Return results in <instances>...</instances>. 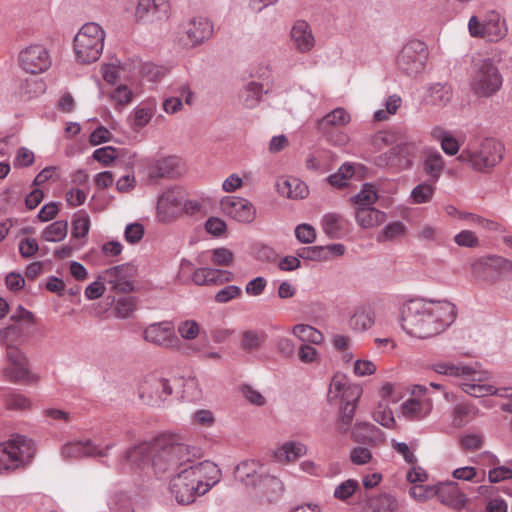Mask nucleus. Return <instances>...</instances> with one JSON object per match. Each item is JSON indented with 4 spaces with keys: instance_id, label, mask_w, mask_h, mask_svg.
Here are the masks:
<instances>
[{
    "instance_id": "f257e3e1",
    "label": "nucleus",
    "mask_w": 512,
    "mask_h": 512,
    "mask_svg": "<svg viewBox=\"0 0 512 512\" xmlns=\"http://www.w3.org/2000/svg\"><path fill=\"white\" fill-rule=\"evenodd\" d=\"M456 316V306L448 300L413 299L403 306L401 326L407 334L426 339L445 331Z\"/></svg>"
},
{
    "instance_id": "f03ea898",
    "label": "nucleus",
    "mask_w": 512,
    "mask_h": 512,
    "mask_svg": "<svg viewBox=\"0 0 512 512\" xmlns=\"http://www.w3.org/2000/svg\"><path fill=\"white\" fill-rule=\"evenodd\" d=\"M201 456L200 448L185 443L179 434L163 433L154 438L152 466L157 475L174 474L197 466Z\"/></svg>"
},
{
    "instance_id": "7ed1b4c3",
    "label": "nucleus",
    "mask_w": 512,
    "mask_h": 512,
    "mask_svg": "<svg viewBox=\"0 0 512 512\" xmlns=\"http://www.w3.org/2000/svg\"><path fill=\"white\" fill-rule=\"evenodd\" d=\"M221 478V470L208 460L174 473L169 482L170 493L180 505L193 503L206 494Z\"/></svg>"
},
{
    "instance_id": "20e7f679",
    "label": "nucleus",
    "mask_w": 512,
    "mask_h": 512,
    "mask_svg": "<svg viewBox=\"0 0 512 512\" xmlns=\"http://www.w3.org/2000/svg\"><path fill=\"white\" fill-rule=\"evenodd\" d=\"M362 394V388L357 384H351L343 374H335L330 382L328 401L337 406L339 410L338 430L347 433L351 429L354 413L358 400Z\"/></svg>"
},
{
    "instance_id": "39448f33",
    "label": "nucleus",
    "mask_w": 512,
    "mask_h": 512,
    "mask_svg": "<svg viewBox=\"0 0 512 512\" xmlns=\"http://www.w3.org/2000/svg\"><path fill=\"white\" fill-rule=\"evenodd\" d=\"M503 147L493 138L469 143L458 156V160L469 165L473 170L486 172L502 159Z\"/></svg>"
},
{
    "instance_id": "423d86ee",
    "label": "nucleus",
    "mask_w": 512,
    "mask_h": 512,
    "mask_svg": "<svg viewBox=\"0 0 512 512\" xmlns=\"http://www.w3.org/2000/svg\"><path fill=\"white\" fill-rule=\"evenodd\" d=\"M502 76L494 61L490 58L473 60L469 85L471 91L480 98L496 94L502 87Z\"/></svg>"
},
{
    "instance_id": "0eeeda50",
    "label": "nucleus",
    "mask_w": 512,
    "mask_h": 512,
    "mask_svg": "<svg viewBox=\"0 0 512 512\" xmlns=\"http://www.w3.org/2000/svg\"><path fill=\"white\" fill-rule=\"evenodd\" d=\"M105 31L95 23L84 24L74 37V52L79 62L90 64L99 59L103 52Z\"/></svg>"
},
{
    "instance_id": "6e6552de",
    "label": "nucleus",
    "mask_w": 512,
    "mask_h": 512,
    "mask_svg": "<svg viewBox=\"0 0 512 512\" xmlns=\"http://www.w3.org/2000/svg\"><path fill=\"white\" fill-rule=\"evenodd\" d=\"M35 444L26 436L15 434L0 443V473L26 466L34 457Z\"/></svg>"
},
{
    "instance_id": "1a4fd4ad",
    "label": "nucleus",
    "mask_w": 512,
    "mask_h": 512,
    "mask_svg": "<svg viewBox=\"0 0 512 512\" xmlns=\"http://www.w3.org/2000/svg\"><path fill=\"white\" fill-rule=\"evenodd\" d=\"M11 324L0 330V344L5 348H20L30 336L35 323L32 312L19 305L10 316Z\"/></svg>"
},
{
    "instance_id": "9d476101",
    "label": "nucleus",
    "mask_w": 512,
    "mask_h": 512,
    "mask_svg": "<svg viewBox=\"0 0 512 512\" xmlns=\"http://www.w3.org/2000/svg\"><path fill=\"white\" fill-rule=\"evenodd\" d=\"M469 33L472 37L485 38L497 42L507 34L505 20L495 10L486 11L482 17L472 16L468 22Z\"/></svg>"
},
{
    "instance_id": "9b49d317",
    "label": "nucleus",
    "mask_w": 512,
    "mask_h": 512,
    "mask_svg": "<svg viewBox=\"0 0 512 512\" xmlns=\"http://www.w3.org/2000/svg\"><path fill=\"white\" fill-rule=\"evenodd\" d=\"M428 58L427 47L424 42L414 40L408 42L397 56L398 69L407 76H416L425 67Z\"/></svg>"
},
{
    "instance_id": "f8f14e48",
    "label": "nucleus",
    "mask_w": 512,
    "mask_h": 512,
    "mask_svg": "<svg viewBox=\"0 0 512 512\" xmlns=\"http://www.w3.org/2000/svg\"><path fill=\"white\" fill-rule=\"evenodd\" d=\"M8 365L3 368L2 375L13 383L30 384L37 381V376L29 369V359L21 348H5Z\"/></svg>"
},
{
    "instance_id": "ddd939ff",
    "label": "nucleus",
    "mask_w": 512,
    "mask_h": 512,
    "mask_svg": "<svg viewBox=\"0 0 512 512\" xmlns=\"http://www.w3.org/2000/svg\"><path fill=\"white\" fill-rule=\"evenodd\" d=\"M418 154V146L414 142H405L392 147L375 158L378 167H392L399 171L411 169Z\"/></svg>"
},
{
    "instance_id": "4468645a",
    "label": "nucleus",
    "mask_w": 512,
    "mask_h": 512,
    "mask_svg": "<svg viewBox=\"0 0 512 512\" xmlns=\"http://www.w3.org/2000/svg\"><path fill=\"white\" fill-rule=\"evenodd\" d=\"M213 34V25L205 17H192L181 24L178 42L183 47H196L208 40Z\"/></svg>"
},
{
    "instance_id": "2eb2a0df",
    "label": "nucleus",
    "mask_w": 512,
    "mask_h": 512,
    "mask_svg": "<svg viewBox=\"0 0 512 512\" xmlns=\"http://www.w3.org/2000/svg\"><path fill=\"white\" fill-rule=\"evenodd\" d=\"M173 392L170 381L155 374L148 375L139 386V398L151 406H160Z\"/></svg>"
},
{
    "instance_id": "dca6fc26",
    "label": "nucleus",
    "mask_w": 512,
    "mask_h": 512,
    "mask_svg": "<svg viewBox=\"0 0 512 512\" xmlns=\"http://www.w3.org/2000/svg\"><path fill=\"white\" fill-rule=\"evenodd\" d=\"M143 339L157 347L178 349L180 339L176 335L175 326L171 321H160L149 324L142 332Z\"/></svg>"
},
{
    "instance_id": "f3484780",
    "label": "nucleus",
    "mask_w": 512,
    "mask_h": 512,
    "mask_svg": "<svg viewBox=\"0 0 512 512\" xmlns=\"http://www.w3.org/2000/svg\"><path fill=\"white\" fill-rule=\"evenodd\" d=\"M18 61L24 71L39 74L51 66L48 51L42 45H30L23 48L18 55Z\"/></svg>"
},
{
    "instance_id": "a211bd4d",
    "label": "nucleus",
    "mask_w": 512,
    "mask_h": 512,
    "mask_svg": "<svg viewBox=\"0 0 512 512\" xmlns=\"http://www.w3.org/2000/svg\"><path fill=\"white\" fill-rule=\"evenodd\" d=\"M134 267L130 264L117 265L106 269L98 279L110 285L117 293H129L134 290Z\"/></svg>"
},
{
    "instance_id": "6ab92c4d",
    "label": "nucleus",
    "mask_w": 512,
    "mask_h": 512,
    "mask_svg": "<svg viewBox=\"0 0 512 512\" xmlns=\"http://www.w3.org/2000/svg\"><path fill=\"white\" fill-rule=\"evenodd\" d=\"M183 192L180 188H169L157 202V216L162 222H170L182 213Z\"/></svg>"
},
{
    "instance_id": "aec40b11",
    "label": "nucleus",
    "mask_w": 512,
    "mask_h": 512,
    "mask_svg": "<svg viewBox=\"0 0 512 512\" xmlns=\"http://www.w3.org/2000/svg\"><path fill=\"white\" fill-rule=\"evenodd\" d=\"M355 505L361 512H395L398 509L397 499L389 493L372 495L368 491H360Z\"/></svg>"
},
{
    "instance_id": "412c9836",
    "label": "nucleus",
    "mask_w": 512,
    "mask_h": 512,
    "mask_svg": "<svg viewBox=\"0 0 512 512\" xmlns=\"http://www.w3.org/2000/svg\"><path fill=\"white\" fill-rule=\"evenodd\" d=\"M222 212L241 223H251L256 216L254 205L245 198L225 196L220 201Z\"/></svg>"
},
{
    "instance_id": "4be33fe9",
    "label": "nucleus",
    "mask_w": 512,
    "mask_h": 512,
    "mask_svg": "<svg viewBox=\"0 0 512 512\" xmlns=\"http://www.w3.org/2000/svg\"><path fill=\"white\" fill-rule=\"evenodd\" d=\"M427 387L424 385H415L412 390L413 397L406 400L402 406L401 411L404 417L408 420H421L425 418L432 411L433 404L429 398H416L425 394Z\"/></svg>"
},
{
    "instance_id": "5701e85b",
    "label": "nucleus",
    "mask_w": 512,
    "mask_h": 512,
    "mask_svg": "<svg viewBox=\"0 0 512 512\" xmlns=\"http://www.w3.org/2000/svg\"><path fill=\"white\" fill-rule=\"evenodd\" d=\"M115 446L114 443H109L104 447L94 444L91 440L86 441H72L66 443L61 450L63 457L68 459H76L84 456L87 457H105L108 451Z\"/></svg>"
},
{
    "instance_id": "b1692460",
    "label": "nucleus",
    "mask_w": 512,
    "mask_h": 512,
    "mask_svg": "<svg viewBox=\"0 0 512 512\" xmlns=\"http://www.w3.org/2000/svg\"><path fill=\"white\" fill-rule=\"evenodd\" d=\"M168 0H139L136 8V17L142 22L161 21L168 17Z\"/></svg>"
},
{
    "instance_id": "393cba45",
    "label": "nucleus",
    "mask_w": 512,
    "mask_h": 512,
    "mask_svg": "<svg viewBox=\"0 0 512 512\" xmlns=\"http://www.w3.org/2000/svg\"><path fill=\"white\" fill-rule=\"evenodd\" d=\"M184 172L182 161L175 157L169 156L154 161L148 167V176L150 179L158 178H177Z\"/></svg>"
},
{
    "instance_id": "a878e982",
    "label": "nucleus",
    "mask_w": 512,
    "mask_h": 512,
    "mask_svg": "<svg viewBox=\"0 0 512 512\" xmlns=\"http://www.w3.org/2000/svg\"><path fill=\"white\" fill-rule=\"evenodd\" d=\"M421 163L428 181L436 183L444 170V159L441 153L434 148L426 147L422 151Z\"/></svg>"
},
{
    "instance_id": "bb28decb",
    "label": "nucleus",
    "mask_w": 512,
    "mask_h": 512,
    "mask_svg": "<svg viewBox=\"0 0 512 512\" xmlns=\"http://www.w3.org/2000/svg\"><path fill=\"white\" fill-rule=\"evenodd\" d=\"M291 39L296 50L300 53H307L315 45V38L308 22L297 20L291 29Z\"/></svg>"
},
{
    "instance_id": "cd10ccee",
    "label": "nucleus",
    "mask_w": 512,
    "mask_h": 512,
    "mask_svg": "<svg viewBox=\"0 0 512 512\" xmlns=\"http://www.w3.org/2000/svg\"><path fill=\"white\" fill-rule=\"evenodd\" d=\"M154 439L151 442H142L129 448L123 455L122 461L131 467H142L153 460Z\"/></svg>"
},
{
    "instance_id": "c85d7f7f",
    "label": "nucleus",
    "mask_w": 512,
    "mask_h": 512,
    "mask_svg": "<svg viewBox=\"0 0 512 512\" xmlns=\"http://www.w3.org/2000/svg\"><path fill=\"white\" fill-rule=\"evenodd\" d=\"M234 474L235 478L246 486L256 488L265 475V472L261 464L251 460L241 462L237 465Z\"/></svg>"
},
{
    "instance_id": "c756f323",
    "label": "nucleus",
    "mask_w": 512,
    "mask_h": 512,
    "mask_svg": "<svg viewBox=\"0 0 512 512\" xmlns=\"http://www.w3.org/2000/svg\"><path fill=\"white\" fill-rule=\"evenodd\" d=\"M438 497L441 502L453 509L460 510L466 504V496L461 492L456 482L441 484L438 489Z\"/></svg>"
},
{
    "instance_id": "7c9ffc66",
    "label": "nucleus",
    "mask_w": 512,
    "mask_h": 512,
    "mask_svg": "<svg viewBox=\"0 0 512 512\" xmlns=\"http://www.w3.org/2000/svg\"><path fill=\"white\" fill-rule=\"evenodd\" d=\"M230 276L231 273L225 270L202 267L193 272L192 281L198 286L214 285L230 281Z\"/></svg>"
},
{
    "instance_id": "2f4dec72",
    "label": "nucleus",
    "mask_w": 512,
    "mask_h": 512,
    "mask_svg": "<svg viewBox=\"0 0 512 512\" xmlns=\"http://www.w3.org/2000/svg\"><path fill=\"white\" fill-rule=\"evenodd\" d=\"M453 98V90L448 83H434L427 88L425 101L436 107L447 106Z\"/></svg>"
},
{
    "instance_id": "473e14b6",
    "label": "nucleus",
    "mask_w": 512,
    "mask_h": 512,
    "mask_svg": "<svg viewBox=\"0 0 512 512\" xmlns=\"http://www.w3.org/2000/svg\"><path fill=\"white\" fill-rule=\"evenodd\" d=\"M349 113L341 107L335 108L318 121V130L328 136L332 128H340L350 122Z\"/></svg>"
},
{
    "instance_id": "72a5a7b5",
    "label": "nucleus",
    "mask_w": 512,
    "mask_h": 512,
    "mask_svg": "<svg viewBox=\"0 0 512 512\" xmlns=\"http://www.w3.org/2000/svg\"><path fill=\"white\" fill-rule=\"evenodd\" d=\"M323 232L330 239H339L347 232V220L340 214L328 213L322 219Z\"/></svg>"
},
{
    "instance_id": "f704fd0d",
    "label": "nucleus",
    "mask_w": 512,
    "mask_h": 512,
    "mask_svg": "<svg viewBox=\"0 0 512 512\" xmlns=\"http://www.w3.org/2000/svg\"><path fill=\"white\" fill-rule=\"evenodd\" d=\"M256 489L259 490L261 496L268 502H273L280 498L284 486L277 477L265 473Z\"/></svg>"
},
{
    "instance_id": "c9c22d12",
    "label": "nucleus",
    "mask_w": 512,
    "mask_h": 512,
    "mask_svg": "<svg viewBox=\"0 0 512 512\" xmlns=\"http://www.w3.org/2000/svg\"><path fill=\"white\" fill-rule=\"evenodd\" d=\"M381 435V430L375 425L367 422H359L351 429V436L355 442L362 444H372L377 442Z\"/></svg>"
},
{
    "instance_id": "e433bc0d",
    "label": "nucleus",
    "mask_w": 512,
    "mask_h": 512,
    "mask_svg": "<svg viewBox=\"0 0 512 512\" xmlns=\"http://www.w3.org/2000/svg\"><path fill=\"white\" fill-rule=\"evenodd\" d=\"M276 186L278 193L287 198H304L308 194L307 186L298 178L281 179Z\"/></svg>"
},
{
    "instance_id": "4c0bfd02",
    "label": "nucleus",
    "mask_w": 512,
    "mask_h": 512,
    "mask_svg": "<svg viewBox=\"0 0 512 512\" xmlns=\"http://www.w3.org/2000/svg\"><path fill=\"white\" fill-rule=\"evenodd\" d=\"M432 370L440 375L450 376V377H463L470 376L474 374L473 367L459 363L439 361L432 364Z\"/></svg>"
},
{
    "instance_id": "58836bf2",
    "label": "nucleus",
    "mask_w": 512,
    "mask_h": 512,
    "mask_svg": "<svg viewBox=\"0 0 512 512\" xmlns=\"http://www.w3.org/2000/svg\"><path fill=\"white\" fill-rule=\"evenodd\" d=\"M472 379L470 382H463L461 384V389L468 395L472 397H484L487 395H492V393H496V387L490 384H481L480 382L484 380V377L481 375L474 374L471 375Z\"/></svg>"
},
{
    "instance_id": "ea45409f",
    "label": "nucleus",
    "mask_w": 512,
    "mask_h": 512,
    "mask_svg": "<svg viewBox=\"0 0 512 512\" xmlns=\"http://www.w3.org/2000/svg\"><path fill=\"white\" fill-rule=\"evenodd\" d=\"M478 408L471 403H458L453 407L452 411V425L455 428H460L469 423L477 414Z\"/></svg>"
},
{
    "instance_id": "a19ab883",
    "label": "nucleus",
    "mask_w": 512,
    "mask_h": 512,
    "mask_svg": "<svg viewBox=\"0 0 512 512\" xmlns=\"http://www.w3.org/2000/svg\"><path fill=\"white\" fill-rule=\"evenodd\" d=\"M357 223L362 228H372L384 221L385 214L373 207H357L355 212Z\"/></svg>"
},
{
    "instance_id": "79ce46f5",
    "label": "nucleus",
    "mask_w": 512,
    "mask_h": 512,
    "mask_svg": "<svg viewBox=\"0 0 512 512\" xmlns=\"http://www.w3.org/2000/svg\"><path fill=\"white\" fill-rule=\"evenodd\" d=\"M363 491L360 488V484L356 479H347L338 484L335 489L333 496L346 504H351V499L356 495V502L358 501V494Z\"/></svg>"
},
{
    "instance_id": "37998d69",
    "label": "nucleus",
    "mask_w": 512,
    "mask_h": 512,
    "mask_svg": "<svg viewBox=\"0 0 512 512\" xmlns=\"http://www.w3.org/2000/svg\"><path fill=\"white\" fill-rule=\"evenodd\" d=\"M130 72L133 75L140 74L143 79L152 83L159 81L164 75L161 67L153 63H141L140 61L133 62V68L130 69Z\"/></svg>"
},
{
    "instance_id": "c03bdc74",
    "label": "nucleus",
    "mask_w": 512,
    "mask_h": 512,
    "mask_svg": "<svg viewBox=\"0 0 512 512\" xmlns=\"http://www.w3.org/2000/svg\"><path fill=\"white\" fill-rule=\"evenodd\" d=\"M292 334L304 344H320L323 335L320 331L307 324H297L292 328Z\"/></svg>"
},
{
    "instance_id": "a18cd8bd",
    "label": "nucleus",
    "mask_w": 512,
    "mask_h": 512,
    "mask_svg": "<svg viewBox=\"0 0 512 512\" xmlns=\"http://www.w3.org/2000/svg\"><path fill=\"white\" fill-rule=\"evenodd\" d=\"M68 232V222L58 220L43 229L41 237L47 242H60L65 239Z\"/></svg>"
},
{
    "instance_id": "49530a36",
    "label": "nucleus",
    "mask_w": 512,
    "mask_h": 512,
    "mask_svg": "<svg viewBox=\"0 0 512 512\" xmlns=\"http://www.w3.org/2000/svg\"><path fill=\"white\" fill-rule=\"evenodd\" d=\"M263 92L264 88L262 84L254 81L247 83L241 91L243 104L247 108L255 107L260 101Z\"/></svg>"
},
{
    "instance_id": "de8ad7c7",
    "label": "nucleus",
    "mask_w": 512,
    "mask_h": 512,
    "mask_svg": "<svg viewBox=\"0 0 512 512\" xmlns=\"http://www.w3.org/2000/svg\"><path fill=\"white\" fill-rule=\"evenodd\" d=\"M307 452V447L295 441L286 442L282 445L279 451L276 453V456L279 459L284 458L287 461H295L299 457L305 455Z\"/></svg>"
},
{
    "instance_id": "09e8293b",
    "label": "nucleus",
    "mask_w": 512,
    "mask_h": 512,
    "mask_svg": "<svg viewBox=\"0 0 512 512\" xmlns=\"http://www.w3.org/2000/svg\"><path fill=\"white\" fill-rule=\"evenodd\" d=\"M434 183L431 182H422L416 185L410 194L411 200L415 204H424L431 201L434 193L435 187Z\"/></svg>"
},
{
    "instance_id": "8fccbe9b",
    "label": "nucleus",
    "mask_w": 512,
    "mask_h": 512,
    "mask_svg": "<svg viewBox=\"0 0 512 512\" xmlns=\"http://www.w3.org/2000/svg\"><path fill=\"white\" fill-rule=\"evenodd\" d=\"M137 308V299L133 296L120 297L115 304V314L120 319L129 318Z\"/></svg>"
},
{
    "instance_id": "3c124183",
    "label": "nucleus",
    "mask_w": 512,
    "mask_h": 512,
    "mask_svg": "<svg viewBox=\"0 0 512 512\" xmlns=\"http://www.w3.org/2000/svg\"><path fill=\"white\" fill-rule=\"evenodd\" d=\"M90 219L86 211L80 210L72 220V236L75 238L85 237L89 232Z\"/></svg>"
},
{
    "instance_id": "603ef678",
    "label": "nucleus",
    "mask_w": 512,
    "mask_h": 512,
    "mask_svg": "<svg viewBox=\"0 0 512 512\" xmlns=\"http://www.w3.org/2000/svg\"><path fill=\"white\" fill-rule=\"evenodd\" d=\"M265 339L266 334L264 332L248 330L243 332L241 347L246 351L257 350Z\"/></svg>"
},
{
    "instance_id": "864d4df0",
    "label": "nucleus",
    "mask_w": 512,
    "mask_h": 512,
    "mask_svg": "<svg viewBox=\"0 0 512 512\" xmlns=\"http://www.w3.org/2000/svg\"><path fill=\"white\" fill-rule=\"evenodd\" d=\"M374 324V317L368 311H358L352 315L349 320V325L353 330L365 331L372 327Z\"/></svg>"
},
{
    "instance_id": "5fc2aeb1",
    "label": "nucleus",
    "mask_w": 512,
    "mask_h": 512,
    "mask_svg": "<svg viewBox=\"0 0 512 512\" xmlns=\"http://www.w3.org/2000/svg\"><path fill=\"white\" fill-rule=\"evenodd\" d=\"M353 200L358 207H372L377 200V193L372 185L365 184Z\"/></svg>"
},
{
    "instance_id": "6e6d98bb",
    "label": "nucleus",
    "mask_w": 512,
    "mask_h": 512,
    "mask_svg": "<svg viewBox=\"0 0 512 512\" xmlns=\"http://www.w3.org/2000/svg\"><path fill=\"white\" fill-rule=\"evenodd\" d=\"M406 226L401 221H395L387 224L378 235V241H390L404 235Z\"/></svg>"
},
{
    "instance_id": "4d7b16f0",
    "label": "nucleus",
    "mask_w": 512,
    "mask_h": 512,
    "mask_svg": "<svg viewBox=\"0 0 512 512\" xmlns=\"http://www.w3.org/2000/svg\"><path fill=\"white\" fill-rule=\"evenodd\" d=\"M176 329L179 335L185 340H194L201 333L199 324L192 319L179 322Z\"/></svg>"
},
{
    "instance_id": "13d9d810",
    "label": "nucleus",
    "mask_w": 512,
    "mask_h": 512,
    "mask_svg": "<svg viewBox=\"0 0 512 512\" xmlns=\"http://www.w3.org/2000/svg\"><path fill=\"white\" fill-rule=\"evenodd\" d=\"M459 219L468 220L488 231H498L500 228V225L497 222L470 212L459 214Z\"/></svg>"
},
{
    "instance_id": "bf43d9fd",
    "label": "nucleus",
    "mask_w": 512,
    "mask_h": 512,
    "mask_svg": "<svg viewBox=\"0 0 512 512\" xmlns=\"http://www.w3.org/2000/svg\"><path fill=\"white\" fill-rule=\"evenodd\" d=\"M323 246H310L299 248L296 252L297 256L304 260L310 261H327L324 255Z\"/></svg>"
},
{
    "instance_id": "052dcab7",
    "label": "nucleus",
    "mask_w": 512,
    "mask_h": 512,
    "mask_svg": "<svg viewBox=\"0 0 512 512\" xmlns=\"http://www.w3.org/2000/svg\"><path fill=\"white\" fill-rule=\"evenodd\" d=\"M144 233L145 229L141 223H130L125 227L124 238L129 244H137L142 240Z\"/></svg>"
},
{
    "instance_id": "680f3d73",
    "label": "nucleus",
    "mask_w": 512,
    "mask_h": 512,
    "mask_svg": "<svg viewBox=\"0 0 512 512\" xmlns=\"http://www.w3.org/2000/svg\"><path fill=\"white\" fill-rule=\"evenodd\" d=\"M454 242L459 247L475 248L479 246V238L471 230H462L454 236Z\"/></svg>"
},
{
    "instance_id": "e2e57ef3",
    "label": "nucleus",
    "mask_w": 512,
    "mask_h": 512,
    "mask_svg": "<svg viewBox=\"0 0 512 512\" xmlns=\"http://www.w3.org/2000/svg\"><path fill=\"white\" fill-rule=\"evenodd\" d=\"M295 236L299 242L311 244L316 239V231L312 225L303 223L295 228Z\"/></svg>"
},
{
    "instance_id": "0e129e2a",
    "label": "nucleus",
    "mask_w": 512,
    "mask_h": 512,
    "mask_svg": "<svg viewBox=\"0 0 512 512\" xmlns=\"http://www.w3.org/2000/svg\"><path fill=\"white\" fill-rule=\"evenodd\" d=\"M117 150L112 146L98 148L93 152L94 160L108 166L117 158Z\"/></svg>"
},
{
    "instance_id": "69168bd1",
    "label": "nucleus",
    "mask_w": 512,
    "mask_h": 512,
    "mask_svg": "<svg viewBox=\"0 0 512 512\" xmlns=\"http://www.w3.org/2000/svg\"><path fill=\"white\" fill-rule=\"evenodd\" d=\"M211 260L215 265L229 266L233 260V253L227 248H217L210 251Z\"/></svg>"
},
{
    "instance_id": "338daca9",
    "label": "nucleus",
    "mask_w": 512,
    "mask_h": 512,
    "mask_svg": "<svg viewBox=\"0 0 512 512\" xmlns=\"http://www.w3.org/2000/svg\"><path fill=\"white\" fill-rule=\"evenodd\" d=\"M241 295L240 287L236 285H228L220 289L214 296L217 303H227Z\"/></svg>"
},
{
    "instance_id": "774afa93",
    "label": "nucleus",
    "mask_w": 512,
    "mask_h": 512,
    "mask_svg": "<svg viewBox=\"0 0 512 512\" xmlns=\"http://www.w3.org/2000/svg\"><path fill=\"white\" fill-rule=\"evenodd\" d=\"M43 413L49 424H67L71 419L68 412L56 408L45 409Z\"/></svg>"
}]
</instances>
